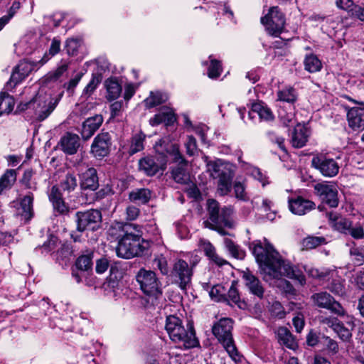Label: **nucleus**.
Returning <instances> with one entry per match:
<instances>
[{
	"mask_svg": "<svg viewBox=\"0 0 364 364\" xmlns=\"http://www.w3.org/2000/svg\"><path fill=\"white\" fill-rule=\"evenodd\" d=\"M311 298L314 304L319 308L329 310L337 316H344L346 314L341 304L327 292L315 293Z\"/></svg>",
	"mask_w": 364,
	"mask_h": 364,
	"instance_id": "obj_15",
	"label": "nucleus"
},
{
	"mask_svg": "<svg viewBox=\"0 0 364 364\" xmlns=\"http://www.w3.org/2000/svg\"><path fill=\"white\" fill-rule=\"evenodd\" d=\"M107 91L106 98L108 101L117 100L122 93V85L116 77H109L105 81Z\"/></svg>",
	"mask_w": 364,
	"mask_h": 364,
	"instance_id": "obj_28",
	"label": "nucleus"
},
{
	"mask_svg": "<svg viewBox=\"0 0 364 364\" xmlns=\"http://www.w3.org/2000/svg\"><path fill=\"white\" fill-rule=\"evenodd\" d=\"M350 255L358 264H363L364 263V246H356L354 245L350 249Z\"/></svg>",
	"mask_w": 364,
	"mask_h": 364,
	"instance_id": "obj_51",
	"label": "nucleus"
},
{
	"mask_svg": "<svg viewBox=\"0 0 364 364\" xmlns=\"http://www.w3.org/2000/svg\"><path fill=\"white\" fill-rule=\"evenodd\" d=\"M253 114H257L261 119L271 121L274 119V114L271 109L263 103H255L252 106V110L249 112L250 118H254Z\"/></svg>",
	"mask_w": 364,
	"mask_h": 364,
	"instance_id": "obj_32",
	"label": "nucleus"
},
{
	"mask_svg": "<svg viewBox=\"0 0 364 364\" xmlns=\"http://www.w3.org/2000/svg\"><path fill=\"white\" fill-rule=\"evenodd\" d=\"M330 225L336 230L347 234L352 223L347 218L342 217L336 212H330L326 214Z\"/></svg>",
	"mask_w": 364,
	"mask_h": 364,
	"instance_id": "obj_25",
	"label": "nucleus"
},
{
	"mask_svg": "<svg viewBox=\"0 0 364 364\" xmlns=\"http://www.w3.org/2000/svg\"><path fill=\"white\" fill-rule=\"evenodd\" d=\"M328 289L336 295H343L345 293V288L343 282L340 280H333L328 286Z\"/></svg>",
	"mask_w": 364,
	"mask_h": 364,
	"instance_id": "obj_59",
	"label": "nucleus"
},
{
	"mask_svg": "<svg viewBox=\"0 0 364 364\" xmlns=\"http://www.w3.org/2000/svg\"><path fill=\"white\" fill-rule=\"evenodd\" d=\"M171 143H166L165 140H160L156 144L155 149L161 156H146L139 161V168L146 175L152 176L160 171H164L166 167L167 156L166 147Z\"/></svg>",
	"mask_w": 364,
	"mask_h": 364,
	"instance_id": "obj_7",
	"label": "nucleus"
},
{
	"mask_svg": "<svg viewBox=\"0 0 364 364\" xmlns=\"http://www.w3.org/2000/svg\"><path fill=\"white\" fill-rule=\"evenodd\" d=\"M14 100L8 93L3 92L0 95V115L4 113H9L14 109Z\"/></svg>",
	"mask_w": 364,
	"mask_h": 364,
	"instance_id": "obj_42",
	"label": "nucleus"
},
{
	"mask_svg": "<svg viewBox=\"0 0 364 364\" xmlns=\"http://www.w3.org/2000/svg\"><path fill=\"white\" fill-rule=\"evenodd\" d=\"M166 153L172 157V160L178 163V166L172 170L173 180L179 183H184L188 180L186 171V161L179 151V147L176 144H168L166 147Z\"/></svg>",
	"mask_w": 364,
	"mask_h": 364,
	"instance_id": "obj_13",
	"label": "nucleus"
},
{
	"mask_svg": "<svg viewBox=\"0 0 364 364\" xmlns=\"http://www.w3.org/2000/svg\"><path fill=\"white\" fill-rule=\"evenodd\" d=\"M186 147L187 154L190 156H193L197 149L196 140L192 136H188L187 141L186 142Z\"/></svg>",
	"mask_w": 364,
	"mask_h": 364,
	"instance_id": "obj_61",
	"label": "nucleus"
},
{
	"mask_svg": "<svg viewBox=\"0 0 364 364\" xmlns=\"http://www.w3.org/2000/svg\"><path fill=\"white\" fill-rule=\"evenodd\" d=\"M250 248L259 264L264 280L287 277L295 279L301 286L306 284V279L302 272L283 259L267 239L252 242L250 245Z\"/></svg>",
	"mask_w": 364,
	"mask_h": 364,
	"instance_id": "obj_1",
	"label": "nucleus"
},
{
	"mask_svg": "<svg viewBox=\"0 0 364 364\" xmlns=\"http://www.w3.org/2000/svg\"><path fill=\"white\" fill-rule=\"evenodd\" d=\"M80 186L83 189L96 190L98 186V177L97 171L90 168L82 174Z\"/></svg>",
	"mask_w": 364,
	"mask_h": 364,
	"instance_id": "obj_27",
	"label": "nucleus"
},
{
	"mask_svg": "<svg viewBox=\"0 0 364 364\" xmlns=\"http://www.w3.org/2000/svg\"><path fill=\"white\" fill-rule=\"evenodd\" d=\"M92 253L80 256L76 261V267L80 271L87 272L92 269Z\"/></svg>",
	"mask_w": 364,
	"mask_h": 364,
	"instance_id": "obj_47",
	"label": "nucleus"
},
{
	"mask_svg": "<svg viewBox=\"0 0 364 364\" xmlns=\"http://www.w3.org/2000/svg\"><path fill=\"white\" fill-rule=\"evenodd\" d=\"M167 100V96L161 92H151V95L144 100L145 106L148 108H151L157 106Z\"/></svg>",
	"mask_w": 364,
	"mask_h": 364,
	"instance_id": "obj_46",
	"label": "nucleus"
},
{
	"mask_svg": "<svg viewBox=\"0 0 364 364\" xmlns=\"http://www.w3.org/2000/svg\"><path fill=\"white\" fill-rule=\"evenodd\" d=\"M122 229L123 235L116 248L117 255L123 259H131L146 254L149 243L144 240L141 227L134 224L122 225L117 223L112 230Z\"/></svg>",
	"mask_w": 364,
	"mask_h": 364,
	"instance_id": "obj_2",
	"label": "nucleus"
},
{
	"mask_svg": "<svg viewBox=\"0 0 364 364\" xmlns=\"http://www.w3.org/2000/svg\"><path fill=\"white\" fill-rule=\"evenodd\" d=\"M60 50V41L59 40H57L54 38L52 41L51 45L49 48V53H45L43 57L38 62L41 65H44L48 61L50 56H54L57 53H59Z\"/></svg>",
	"mask_w": 364,
	"mask_h": 364,
	"instance_id": "obj_48",
	"label": "nucleus"
},
{
	"mask_svg": "<svg viewBox=\"0 0 364 364\" xmlns=\"http://www.w3.org/2000/svg\"><path fill=\"white\" fill-rule=\"evenodd\" d=\"M237 282L233 281L228 292V297L232 304L237 305L240 309H244L247 307L246 303L240 299L238 289L236 286Z\"/></svg>",
	"mask_w": 364,
	"mask_h": 364,
	"instance_id": "obj_36",
	"label": "nucleus"
},
{
	"mask_svg": "<svg viewBox=\"0 0 364 364\" xmlns=\"http://www.w3.org/2000/svg\"><path fill=\"white\" fill-rule=\"evenodd\" d=\"M51 203L54 210L58 212L60 214L65 215L69 212V207L66 205L63 198L53 201Z\"/></svg>",
	"mask_w": 364,
	"mask_h": 364,
	"instance_id": "obj_60",
	"label": "nucleus"
},
{
	"mask_svg": "<svg viewBox=\"0 0 364 364\" xmlns=\"http://www.w3.org/2000/svg\"><path fill=\"white\" fill-rule=\"evenodd\" d=\"M312 166L317 169L323 176L332 178L339 171L340 166L337 161L324 155H317L311 160Z\"/></svg>",
	"mask_w": 364,
	"mask_h": 364,
	"instance_id": "obj_16",
	"label": "nucleus"
},
{
	"mask_svg": "<svg viewBox=\"0 0 364 364\" xmlns=\"http://www.w3.org/2000/svg\"><path fill=\"white\" fill-rule=\"evenodd\" d=\"M165 330L173 342L185 348H193L198 344L193 328L191 326L186 328L183 321L176 316L166 317Z\"/></svg>",
	"mask_w": 364,
	"mask_h": 364,
	"instance_id": "obj_5",
	"label": "nucleus"
},
{
	"mask_svg": "<svg viewBox=\"0 0 364 364\" xmlns=\"http://www.w3.org/2000/svg\"><path fill=\"white\" fill-rule=\"evenodd\" d=\"M327 243L326 238L323 236L309 235L302 240V246L304 249L311 250Z\"/></svg>",
	"mask_w": 364,
	"mask_h": 364,
	"instance_id": "obj_38",
	"label": "nucleus"
},
{
	"mask_svg": "<svg viewBox=\"0 0 364 364\" xmlns=\"http://www.w3.org/2000/svg\"><path fill=\"white\" fill-rule=\"evenodd\" d=\"M34 171L32 169H27L24 171L21 178V183L28 189H36V182L33 180Z\"/></svg>",
	"mask_w": 364,
	"mask_h": 364,
	"instance_id": "obj_49",
	"label": "nucleus"
},
{
	"mask_svg": "<svg viewBox=\"0 0 364 364\" xmlns=\"http://www.w3.org/2000/svg\"><path fill=\"white\" fill-rule=\"evenodd\" d=\"M111 137L108 132L99 134L94 139L91 146V152L95 157L106 156L110 149Z\"/></svg>",
	"mask_w": 364,
	"mask_h": 364,
	"instance_id": "obj_18",
	"label": "nucleus"
},
{
	"mask_svg": "<svg viewBox=\"0 0 364 364\" xmlns=\"http://www.w3.org/2000/svg\"><path fill=\"white\" fill-rule=\"evenodd\" d=\"M224 244L225 248L230 255L237 259H243L245 257V252L236 245L231 239L225 238Z\"/></svg>",
	"mask_w": 364,
	"mask_h": 364,
	"instance_id": "obj_44",
	"label": "nucleus"
},
{
	"mask_svg": "<svg viewBox=\"0 0 364 364\" xmlns=\"http://www.w3.org/2000/svg\"><path fill=\"white\" fill-rule=\"evenodd\" d=\"M261 23L269 35L277 37L284 31L285 16L278 6H272L268 13L261 18Z\"/></svg>",
	"mask_w": 364,
	"mask_h": 364,
	"instance_id": "obj_10",
	"label": "nucleus"
},
{
	"mask_svg": "<svg viewBox=\"0 0 364 364\" xmlns=\"http://www.w3.org/2000/svg\"><path fill=\"white\" fill-rule=\"evenodd\" d=\"M122 110V102L116 101L110 105L111 117L114 118L121 114Z\"/></svg>",
	"mask_w": 364,
	"mask_h": 364,
	"instance_id": "obj_63",
	"label": "nucleus"
},
{
	"mask_svg": "<svg viewBox=\"0 0 364 364\" xmlns=\"http://www.w3.org/2000/svg\"><path fill=\"white\" fill-rule=\"evenodd\" d=\"M176 120L175 114L171 110H168L166 112H160L155 114L154 117L150 119V124L151 126H157L160 124L170 126L172 125Z\"/></svg>",
	"mask_w": 364,
	"mask_h": 364,
	"instance_id": "obj_33",
	"label": "nucleus"
},
{
	"mask_svg": "<svg viewBox=\"0 0 364 364\" xmlns=\"http://www.w3.org/2000/svg\"><path fill=\"white\" fill-rule=\"evenodd\" d=\"M347 117L348 124L353 130L364 129V108H352Z\"/></svg>",
	"mask_w": 364,
	"mask_h": 364,
	"instance_id": "obj_26",
	"label": "nucleus"
},
{
	"mask_svg": "<svg viewBox=\"0 0 364 364\" xmlns=\"http://www.w3.org/2000/svg\"><path fill=\"white\" fill-rule=\"evenodd\" d=\"M209 294L211 299L216 301L228 300L224 293V288L220 285H215L213 287L209 292Z\"/></svg>",
	"mask_w": 364,
	"mask_h": 364,
	"instance_id": "obj_53",
	"label": "nucleus"
},
{
	"mask_svg": "<svg viewBox=\"0 0 364 364\" xmlns=\"http://www.w3.org/2000/svg\"><path fill=\"white\" fill-rule=\"evenodd\" d=\"M202 248L205 255L208 257L210 259L213 261L216 264L222 266L225 263V261L216 254L215 249L210 242H204L203 244Z\"/></svg>",
	"mask_w": 364,
	"mask_h": 364,
	"instance_id": "obj_41",
	"label": "nucleus"
},
{
	"mask_svg": "<svg viewBox=\"0 0 364 364\" xmlns=\"http://www.w3.org/2000/svg\"><path fill=\"white\" fill-rule=\"evenodd\" d=\"M278 341L289 349L294 350L297 348V343L291 332L285 327H279L277 332Z\"/></svg>",
	"mask_w": 364,
	"mask_h": 364,
	"instance_id": "obj_29",
	"label": "nucleus"
},
{
	"mask_svg": "<svg viewBox=\"0 0 364 364\" xmlns=\"http://www.w3.org/2000/svg\"><path fill=\"white\" fill-rule=\"evenodd\" d=\"M82 40L81 38H70L65 41V48L69 55H76L79 48L82 46Z\"/></svg>",
	"mask_w": 364,
	"mask_h": 364,
	"instance_id": "obj_45",
	"label": "nucleus"
},
{
	"mask_svg": "<svg viewBox=\"0 0 364 364\" xmlns=\"http://www.w3.org/2000/svg\"><path fill=\"white\" fill-rule=\"evenodd\" d=\"M103 122V117L100 114H96L87 118L82 124L81 135L85 140L90 139L100 128Z\"/></svg>",
	"mask_w": 364,
	"mask_h": 364,
	"instance_id": "obj_23",
	"label": "nucleus"
},
{
	"mask_svg": "<svg viewBox=\"0 0 364 364\" xmlns=\"http://www.w3.org/2000/svg\"><path fill=\"white\" fill-rule=\"evenodd\" d=\"M153 265L158 268L161 274H167L168 273V267L166 259L163 256L156 257L153 261Z\"/></svg>",
	"mask_w": 364,
	"mask_h": 364,
	"instance_id": "obj_58",
	"label": "nucleus"
},
{
	"mask_svg": "<svg viewBox=\"0 0 364 364\" xmlns=\"http://www.w3.org/2000/svg\"><path fill=\"white\" fill-rule=\"evenodd\" d=\"M242 279L245 287L250 294L262 299L264 295V289L260 280L251 272L246 271L243 272Z\"/></svg>",
	"mask_w": 364,
	"mask_h": 364,
	"instance_id": "obj_20",
	"label": "nucleus"
},
{
	"mask_svg": "<svg viewBox=\"0 0 364 364\" xmlns=\"http://www.w3.org/2000/svg\"><path fill=\"white\" fill-rule=\"evenodd\" d=\"M16 180V172L15 170L10 169L0 178V194L4 191L10 189Z\"/></svg>",
	"mask_w": 364,
	"mask_h": 364,
	"instance_id": "obj_35",
	"label": "nucleus"
},
{
	"mask_svg": "<svg viewBox=\"0 0 364 364\" xmlns=\"http://www.w3.org/2000/svg\"><path fill=\"white\" fill-rule=\"evenodd\" d=\"M33 194L28 193L21 198L20 202L21 215L27 220H29L33 215Z\"/></svg>",
	"mask_w": 364,
	"mask_h": 364,
	"instance_id": "obj_31",
	"label": "nucleus"
},
{
	"mask_svg": "<svg viewBox=\"0 0 364 364\" xmlns=\"http://www.w3.org/2000/svg\"><path fill=\"white\" fill-rule=\"evenodd\" d=\"M151 198V191L148 188H136L129 193V199L136 204H145Z\"/></svg>",
	"mask_w": 364,
	"mask_h": 364,
	"instance_id": "obj_30",
	"label": "nucleus"
},
{
	"mask_svg": "<svg viewBox=\"0 0 364 364\" xmlns=\"http://www.w3.org/2000/svg\"><path fill=\"white\" fill-rule=\"evenodd\" d=\"M207 171L210 177L218 179V191L221 196L228 195L232 188V179L235 176V166L220 159L209 161L208 156H204Z\"/></svg>",
	"mask_w": 364,
	"mask_h": 364,
	"instance_id": "obj_4",
	"label": "nucleus"
},
{
	"mask_svg": "<svg viewBox=\"0 0 364 364\" xmlns=\"http://www.w3.org/2000/svg\"><path fill=\"white\" fill-rule=\"evenodd\" d=\"M100 83V80L95 76H93L89 83L84 88L82 97L85 99L88 98L97 89L98 85Z\"/></svg>",
	"mask_w": 364,
	"mask_h": 364,
	"instance_id": "obj_54",
	"label": "nucleus"
},
{
	"mask_svg": "<svg viewBox=\"0 0 364 364\" xmlns=\"http://www.w3.org/2000/svg\"><path fill=\"white\" fill-rule=\"evenodd\" d=\"M305 271L309 277L318 279H325L331 273L327 269H318L312 267H305Z\"/></svg>",
	"mask_w": 364,
	"mask_h": 364,
	"instance_id": "obj_50",
	"label": "nucleus"
},
{
	"mask_svg": "<svg viewBox=\"0 0 364 364\" xmlns=\"http://www.w3.org/2000/svg\"><path fill=\"white\" fill-rule=\"evenodd\" d=\"M232 329L233 321L230 318H222L213 326L212 332L231 359L237 363L241 360V356L233 340Z\"/></svg>",
	"mask_w": 364,
	"mask_h": 364,
	"instance_id": "obj_6",
	"label": "nucleus"
},
{
	"mask_svg": "<svg viewBox=\"0 0 364 364\" xmlns=\"http://www.w3.org/2000/svg\"><path fill=\"white\" fill-rule=\"evenodd\" d=\"M145 137L146 136L142 132L136 133L132 137L129 150L130 155H133L144 149Z\"/></svg>",
	"mask_w": 364,
	"mask_h": 364,
	"instance_id": "obj_39",
	"label": "nucleus"
},
{
	"mask_svg": "<svg viewBox=\"0 0 364 364\" xmlns=\"http://www.w3.org/2000/svg\"><path fill=\"white\" fill-rule=\"evenodd\" d=\"M193 265L190 266L185 260L179 259L175 261L171 271V277L181 289H186L191 283Z\"/></svg>",
	"mask_w": 364,
	"mask_h": 364,
	"instance_id": "obj_14",
	"label": "nucleus"
},
{
	"mask_svg": "<svg viewBox=\"0 0 364 364\" xmlns=\"http://www.w3.org/2000/svg\"><path fill=\"white\" fill-rule=\"evenodd\" d=\"M316 204L301 196L289 200V208L291 212L295 215H303L314 210Z\"/></svg>",
	"mask_w": 364,
	"mask_h": 364,
	"instance_id": "obj_19",
	"label": "nucleus"
},
{
	"mask_svg": "<svg viewBox=\"0 0 364 364\" xmlns=\"http://www.w3.org/2000/svg\"><path fill=\"white\" fill-rule=\"evenodd\" d=\"M109 267V261L105 257H102L96 261L95 269L97 273L102 274Z\"/></svg>",
	"mask_w": 364,
	"mask_h": 364,
	"instance_id": "obj_62",
	"label": "nucleus"
},
{
	"mask_svg": "<svg viewBox=\"0 0 364 364\" xmlns=\"http://www.w3.org/2000/svg\"><path fill=\"white\" fill-rule=\"evenodd\" d=\"M279 117L284 126L293 124L295 121V114L293 112H287L284 109L279 110Z\"/></svg>",
	"mask_w": 364,
	"mask_h": 364,
	"instance_id": "obj_55",
	"label": "nucleus"
},
{
	"mask_svg": "<svg viewBox=\"0 0 364 364\" xmlns=\"http://www.w3.org/2000/svg\"><path fill=\"white\" fill-rule=\"evenodd\" d=\"M83 74L77 73L73 78L70 79L68 82L64 83L63 87L70 95H73L75 89L80 82Z\"/></svg>",
	"mask_w": 364,
	"mask_h": 364,
	"instance_id": "obj_56",
	"label": "nucleus"
},
{
	"mask_svg": "<svg viewBox=\"0 0 364 364\" xmlns=\"http://www.w3.org/2000/svg\"><path fill=\"white\" fill-rule=\"evenodd\" d=\"M77 186L76 176L71 173H68L60 181V188L68 193L73 191Z\"/></svg>",
	"mask_w": 364,
	"mask_h": 364,
	"instance_id": "obj_43",
	"label": "nucleus"
},
{
	"mask_svg": "<svg viewBox=\"0 0 364 364\" xmlns=\"http://www.w3.org/2000/svg\"><path fill=\"white\" fill-rule=\"evenodd\" d=\"M136 278L144 294L155 300L162 296L161 283L154 272L142 268L136 274Z\"/></svg>",
	"mask_w": 364,
	"mask_h": 364,
	"instance_id": "obj_8",
	"label": "nucleus"
},
{
	"mask_svg": "<svg viewBox=\"0 0 364 364\" xmlns=\"http://www.w3.org/2000/svg\"><path fill=\"white\" fill-rule=\"evenodd\" d=\"M314 193L321 203L330 208H336L339 203L338 186L332 182H321L314 186Z\"/></svg>",
	"mask_w": 364,
	"mask_h": 364,
	"instance_id": "obj_12",
	"label": "nucleus"
},
{
	"mask_svg": "<svg viewBox=\"0 0 364 364\" xmlns=\"http://www.w3.org/2000/svg\"><path fill=\"white\" fill-rule=\"evenodd\" d=\"M235 196L237 199L247 201L249 197L245 191V186L243 183L240 181H235L233 185Z\"/></svg>",
	"mask_w": 364,
	"mask_h": 364,
	"instance_id": "obj_52",
	"label": "nucleus"
},
{
	"mask_svg": "<svg viewBox=\"0 0 364 364\" xmlns=\"http://www.w3.org/2000/svg\"><path fill=\"white\" fill-rule=\"evenodd\" d=\"M62 95L58 98H51L46 95H36L28 102V107L35 109L36 119L39 122L45 120L55 109Z\"/></svg>",
	"mask_w": 364,
	"mask_h": 364,
	"instance_id": "obj_9",
	"label": "nucleus"
},
{
	"mask_svg": "<svg viewBox=\"0 0 364 364\" xmlns=\"http://www.w3.org/2000/svg\"><path fill=\"white\" fill-rule=\"evenodd\" d=\"M277 97L279 101L293 104L297 100V93L293 87H287L278 91Z\"/></svg>",
	"mask_w": 364,
	"mask_h": 364,
	"instance_id": "obj_40",
	"label": "nucleus"
},
{
	"mask_svg": "<svg viewBox=\"0 0 364 364\" xmlns=\"http://www.w3.org/2000/svg\"><path fill=\"white\" fill-rule=\"evenodd\" d=\"M140 210L134 205H129L126 209L127 219L134 220L136 219L139 215Z\"/></svg>",
	"mask_w": 364,
	"mask_h": 364,
	"instance_id": "obj_64",
	"label": "nucleus"
},
{
	"mask_svg": "<svg viewBox=\"0 0 364 364\" xmlns=\"http://www.w3.org/2000/svg\"><path fill=\"white\" fill-rule=\"evenodd\" d=\"M319 323L331 328L343 341H348L352 337L351 330L344 326L337 318L333 316H320Z\"/></svg>",
	"mask_w": 364,
	"mask_h": 364,
	"instance_id": "obj_17",
	"label": "nucleus"
},
{
	"mask_svg": "<svg viewBox=\"0 0 364 364\" xmlns=\"http://www.w3.org/2000/svg\"><path fill=\"white\" fill-rule=\"evenodd\" d=\"M80 138L76 134L67 132L58 143L60 149L66 154H75L80 147Z\"/></svg>",
	"mask_w": 364,
	"mask_h": 364,
	"instance_id": "obj_22",
	"label": "nucleus"
},
{
	"mask_svg": "<svg viewBox=\"0 0 364 364\" xmlns=\"http://www.w3.org/2000/svg\"><path fill=\"white\" fill-rule=\"evenodd\" d=\"M208 220L203 222L207 228L217 231L221 235H226L228 232L223 227L233 228L235 222L232 218L234 209L231 205L220 207L218 201L208 199L207 201Z\"/></svg>",
	"mask_w": 364,
	"mask_h": 364,
	"instance_id": "obj_3",
	"label": "nucleus"
},
{
	"mask_svg": "<svg viewBox=\"0 0 364 364\" xmlns=\"http://www.w3.org/2000/svg\"><path fill=\"white\" fill-rule=\"evenodd\" d=\"M70 62L68 60H62L55 70L49 72L45 77V80L47 82L58 81L63 77L68 70Z\"/></svg>",
	"mask_w": 364,
	"mask_h": 364,
	"instance_id": "obj_34",
	"label": "nucleus"
},
{
	"mask_svg": "<svg viewBox=\"0 0 364 364\" xmlns=\"http://www.w3.org/2000/svg\"><path fill=\"white\" fill-rule=\"evenodd\" d=\"M33 69V64L28 61H21L13 71L6 86H16L26 78Z\"/></svg>",
	"mask_w": 364,
	"mask_h": 364,
	"instance_id": "obj_21",
	"label": "nucleus"
},
{
	"mask_svg": "<svg viewBox=\"0 0 364 364\" xmlns=\"http://www.w3.org/2000/svg\"><path fill=\"white\" fill-rule=\"evenodd\" d=\"M222 69L219 61L211 60L210 65L208 68V75L210 78H216L221 73Z\"/></svg>",
	"mask_w": 364,
	"mask_h": 364,
	"instance_id": "obj_57",
	"label": "nucleus"
},
{
	"mask_svg": "<svg viewBox=\"0 0 364 364\" xmlns=\"http://www.w3.org/2000/svg\"><path fill=\"white\" fill-rule=\"evenodd\" d=\"M304 68L309 73L321 70L322 64L318 57L314 54L307 55L304 61Z\"/></svg>",
	"mask_w": 364,
	"mask_h": 364,
	"instance_id": "obj_37",
	"label": "nucleus"
},
{
	"mask_svg": "<svg viewBox=\"0 0 364 364\" xmlns=\"http://www.w3.org/2000/svg\"><path fill=\"white\" fill-rule=\"evenodd\" d=\"M76 230L78 232L85 230H96L102 221L100 211L90 209L86 211H77L75 213Z\"/></svg>",
	"mask_w": 364,
	"mask_h": 364,
	"instance_id": "obj_11",
	"label": "nucleus"
},
{
	"mask_svg": "<svg viewBox=\"0 0 364 364\" xmlns=\"http://www.w3.org/2000/svg\"><path fill=\"white\" fill-rule=\"evenodd\" d=\"M311 132L308 127L298 124L291 134V143L295 148H301L304 146L308 141Z\"/></svg>",
	"mask_w": 364,
	"mask_h": 364,
	"instance_id": "obj_24",
	"label": "nucleus"
}]
</instances>
